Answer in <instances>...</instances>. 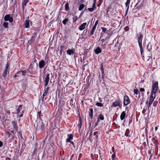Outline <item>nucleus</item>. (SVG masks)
<instances>
[{
  "instance_id": "nucleus-1",
  "label": "nucleus",
  "mask_w": 160,
  "mask_h": 160,
  "mask_svg": "<svg viewBox=\"0 0 160 160\" xmlns=\"http://www.w3.org/2000/svg\"><path fill=\"white\" fill-rule=\"evenodd\" d=\"M137 39L140 49L141 55L142 57H144L143 53V51L142 45V40L143 38V35L141 32H139L136 35Z\"/></svg>"
},
{
  "instance_id": "nucleus-2",
  "label": "nucleus",
  "mask_w": 160,
  "mask_h": 160,
  "mask_svg": "<svg viewBox=\"0 0 160 160\" xmlns=\"http://www.w3.org/2000/svg\"><path fill=\"white\" fill-rule=\"evenodd\" d=\"M40 130L41 131H45V125L42 122V119L41 118H40V120H39V122L38 123L37 126L36 128V130L37 131Z\"/></svg>"
},
{
  "instance_id": "nucleus-3",
  "label": "nucleus",
  "mask_w": 160,
  "mask_h": 160,
  "mask_svg": "<svg viewBox=\"0 0 160 160\" xmlns=\"http://www.w3.org/2000/svg\"><path fill=\"white\" fill-rule=\"evenodd\" d=\"M158 90V81L152 82V90L151 93L156 94Z\"/></svg>"
},
{
  "instance_id": "nucleus-4",
  "label": "nucleus",
  "mask_w": 160,
  "mask_h": 160,
  "mask_svg": "<svg viewBox=\"0 0 160 160\" xmlns=\"http://www.w3.org/2000/svg\"><path fill=\"white\" fill-rule=\"evenodd\" d=\"M33 62H32L29 65V67L27 72V74L28 76L31 77V74H33Z\"/></svg>"
},
{
  "instance_id": "nucleus-5",
  "label": "nucleus",
  "mask_w": 160,
  "mask_h": 160,
  "mask_svg": "<svg viewBox=\"0 0 160 160\" xmlns=\"http://www.w3.org/2000/svg\"><path fill=\"white\" fill-rule=\"evenodd\" d=\"M112 106L114 107L118 106L121 108L122 106V101L120 99L115 100L114 102H112Z\"/></svg>"
},
{
  "instance_id": "nucleus-6",
  "label": "nucleus",
  "mask_w": 160,
  "mask_h": 160,
  "mask_svg": "<svg viewBox=\"0 0 160 160\" xmlns=\"http://www.w3.org/2000/svg\"><path fill=\"white\" fill-rule=\"evenodd\" d=\"M49 76L50 74L47 73L46 77L43 78L44 81V87L45 88H46L48 85L50 80Z\"/></svg>"
},
{
  "instance_id": "nucleus-7",
  "label": "nucleus",
  "mask_w": 160,
  "mask_h": 160,
  "mask_svg": "<svg viewBox=\"0 0 160 160\" xmlns=\"http://www.w3.org/2000/svg\"><path fill=\"white\" fill-rule=\"evenodd\" d=\"M130 102V101L128 97L125 95L123 98V105L124 106H127L129 104Z\"/></svg>"
},
{
  "instance_id": "nucleus-8",
  "label": "nucleus",
  "mask_w": 160,
  "mask_h": 160,
  "mask_svg": "<svg viewBox=\"0 0 160 160\" xmlns=\"http://www.w3.org/2000/svg\"><path fill=\"white\" fill-rule=\"evenodd\" d=\"M4 20L5 21H8L10 22H12L13 18L12 17H10L9 14H7L4 17Z\"/></svg>"
},
{
  "instance_id": "nucleus-9",
  "label": "nucleus",
  "mask_w": 160,
  "mask_h": 160,
  "mask_svg": "<svg viewBox=\"0 0 160 160\" xmlns=\"http://www.w3.org/2000/svg\"><path fill=\"white\" fill-rule=\"evenodd\" d=\"M46 64V62L43 60H42L39 62L38 63L39 68L42 69Z\"/></svg>"
},
{
  "instance_id": "nucleus-10",
  "label": "nucleus",
  "mask_w": 160,
  "mask_h": 160,
  "mask_svg": "<svg viewBox=\"0 0 160 160\" xmlns=\"http://www.w3.org/2000/svg\"><path fill=\"white\" fill-rule=\"evenodd\" d=\"M156 94L151 93L149 96V102L152 103L156 97Z\"/></svg>"
},
{
  "instance_id": "nucleus-11",
  "label": "nucleus",
  "mask_w": 160,
  "mask_h": 160,
  "mask_svg": "<svg viewBox=\"0 0 160 160\" xmlns=\"http://www.w3.org/2000/svg\"><path fill=\"white\" fill-rule=\"evenodd\" d=\"M88 24H87L86 22H84L81 24L78 28L79 30L80 31H82L84 30L86 27L88 26Z\"/></svg>"
},
{
  "instance_id": "nucleus-12",
  "label": "nucleus",
  "mask_w": 160,
  "mask_h": 160,
  "mask_svg": "<svg viewBox=\"0 0 160 160\" xmlns=\"http://www.w3.org/2000/svg\"><path fill=\"white\" fill-rule=\"evenodd\" d=\"M27 72L26 70L23 71H18L17 73L16 74L18 75H20V76H22L23 77H25L26 74Z\"/></svg>"
},
{
  "instance_id": "nucleus-13",
  "label": "nucleus",
  "mask_w": 160,
  "mask_h": 160,
  "mask_svg": "<svg viewBox=\"0 0 160 160\" xmlns=\"http://www.w3.org/2000/svg\"><path fill=\"white\" fill-rule=\"evenodd\" d=\"M12 125L13 128L15 129L17 132L18 131V128L17 126V123L15 121H12Z\"/></svg>"
},
{
  "instance_id": "nucleus-14",
  "label": "nucleus",
  "mask_w": 160,
  "mask_h": 160,
  "mask_svg": "<svg viewBox=\"0 0 160 160\" xmlns=\"http://www.w3.org/2000/svg\"><path fill=\"white\" fill-rule=\"evenodd\" d=\"M49 89V88L48 87L47 88H45L44 89V92L42 95V102H43L44 101V97H45L46 96L47 94L48 90Z\"/></svg>"
},
{
  "instance_id": "nucleus-15",
  "label": "nucleus",
  "mask_w": 160,
  "mask_h": 160,
  "mask_svg": "<svg viewBox=\"0 0 160 160\" xmlns=\"http://www.w3.org/2000/svg\"><path fill=\"white\" fill-rule=\"evenodd\" d=\"M67 136L68 138L66 140V142L67 143L69 142H70L71 140L73 139V136L72 134H68Z\"/></svg>"
},
{
  "instance_id": "nucleus-16",
  "label": "nucleus",
  "mask_w": 160,
  "mask_h": 160,
  "mask_svg": "<svg viewBox=\"0 0 160 160\" xmlns=\"http://www.w3.org/2000/svg\"><path fill=\"white\" fill-rule=\"evenodd\" d=\"M79 123H78V130H80L82 128V119L80 116L79 118Z\"/></svg>"
},
{
  "instance_id": "nucleus-17",
  "label": "nucleus",
  "mask_w": 160,
  "mask_h": 160,
  "mask_svg": "<svg viewBox=\"0 0 160 160\" xmlns=\"http://www.w3.org/2000/svg\"><path fill=\"white\" fill-rule=\"evenodd\" d=\"M100 134V132L98 131L95 132L93 133V135L95 136V138L96 139V142H98V135Z\"/></svg>"
},
{
  "instance_id": "nucleus-18",
  "label": "nucleus",
  "mask_w": 160,
  "mask_h": 160,
  "mask_svg": "<svg viewBox=\"0 0 160 160\" xmlns=\"http://www.w3.org/2000/svg\"><path fill=\"white\" fill-rule=\"evenodd\" d=\"M101 74H102V78H101L100 80V82L102 83H103L104 82V77H105V75L104 74V71H101Z\"/></svg>"
},
{
  "instance_id": "nucleus-19",
  "label": "nucleus",
  "mask_w": 160,
  "mask_h": 160,
  "mask_svg": "<svg viewBox=\"0 0 160 160\" xmlns=\"http://www.w3.org/2000/svg\"><path fill=\"white\" fill-rule=\"evenodd\" d=\"M18 132V135L19 137V140H21V142H22L24 140V139L22 137V132L20 131H18V132Z\"/></svg>"
},
{
  "instance_id": "nucleus-20",
  "label": "nucleus",
  "mask_w": 160,
  "mask_h": 160,
  "mask_svg": "<svg viewBox=\"0 0 160 160\" xmlns=\"http://www.w3.org/2000/svg\"><path fill=\"white\" fill-rule=\"evenodd\" d=\"M29 1H25V0H22V9L23 12L24 11V7L26 5L27 3L29 2Z\"/></svg>"
},
{
  "instance_id": "nucleus-21",
  "label": "nucleus",
  "mask_w": 160,
  "mask_h": 160,
  "mask_svg": "<svg viewBox=\"0 0 160 160\" xmlns=\"http://www.w3.org/2000/svg\"><path fill=\"white\" fill-rule=\"evenodd\" d=\"M88 113L90 118L92 119L93 116V109L92 108L89 109Z\"/></svg>"
},
{
  "instance_id": "nucleus-22",
  "label": "nucleus",
  "mask_w": 160,
  "mask_h": 160,
  "mask_svg": "<svg viewBox=\"0 0 160 160\" xmlns=\"http://www.w3.org/2000/svg\"><path fill=\"white\" fill-rule=\"evenodd\" d=\"M126 115V114L125 112L124 111H123L121 113V114L120 116V119L121 120H123L125 118Z\"/></svg>"
},
{
  "instance_id": "nucleus-23",
  "label": "nucleus",
  "mask_w": 160,
  "mask_h": 160,
  "mask_svg": "<svg viewBox=\"0 0 160 160\" xmlns=\"http://www.w3.org/2000/svg\"><path fill=\"white\" fill-rule=\"evenodd\" d=\"M95 53L97 54H98L102 52L101 49L99 47H97L94 50Z\"/></svg>"
},
{
  "instance_id": "nucleus-24",
  "label": "nucleus",
  "mask_w": 160,
  "mask_h": 160,
  "mask_svg": "<svg viewBox=\"0 0 160 160\" xmlns=\"http://www.w3.org/2000/svg\"><path fill=\"white\" fill-rule=\"evenodd\" d=\"M130 131L129 129H127L126 130L125 132V135L127 137H131V135L129 134Z\"/></svg>"
},
{
  "instance_id": "nucleus-25",
  "label": "nucleus",
  "mask_w": 160,
  "mask_h": 160,
  "mask_svg": "<svg viewBox=\"0 0 160 160\" xmlns=\"http://www.w3.org/2000/svg\"><path fill=\"white\" fill-rule=\"evenodd\" d=\"M9 72V70H7L4 69V71L3 72L2 76L3 77L5 78L7 76L8 73Z\"/></svg>"
},
{
  "instance_id": "nucleus-26",
  "label": "nucleus",
  "mask_w": 160,
  "mask_h": 160,
  "mask_svg": "<svg viewBox=\"0 0 160 160\" xmlns=\"http://www.w3.org/2000/svg\"><path fill=\"white\" fill-rule=\"evenodd\" d=\"M67 52L68 54L70 55L73 54L74 53L73 51L72 50L68 49L67 51Z\"/></svg>"
},
{
  "instance_id": "nucleus-27",
  "label": "nucleus",
  "mask_w": 160,
  "mask_h": 160,
  "mask_svg": "<svg viewBox=\"0 0 160 160\" xmlns=\"http://www.w3.org/2000/svg\"><path fill=\"white\" fill-rule=\"evenodd\" d=\"M24 26L26 28H29V22L28 20L25 21L24 23Z\"/></svg>"
},
{
  "instance_id": "nucleus-28",
  "label": "nucleus",
  "mask_w": 160,
  "mask_h": 160,
  "mask_svg": "<svg viewBox=\"0 0 160 160\" xmlns=\"http://www.w3.org/2000/svg\"><path fill=\"white\" fill-rule=\"evenodd\" d=\"M130 0H127V1L125 3V6L126 7H127V12L128 10L129 6L130 4Z\"/></svg>"
},
{
  "instance_id": "nucleus-29",
  "label": "nucleus",
  "mask_w": 160,
  "mask_h": 160,
  "mask_svg": "<svg viewBox=\"0 0 160 160\" xmlns=\"http://www.w3.org/2000/svg\"><path fill=\"white\" fill-rule=\"evenodd\" d=\"M96 28L93 27L92 28V29L90 31V32L89 35L90 36H91L94 34Z\"/></svg>"
},
{
  "instance_id": "nucleus-30",
  "label": "nucleus",
  "mask_w": 160,
  "mask_h": 160,
  "mask_svg": "<svg viewBox=\"0 0 160 160\" xmlns=\"http://www.w3.org/2000/svg\"><path fill=\"white\" fill-rule=\"evenodd\" d=\"M98 118L102 121L104 119L103 115L102 113L99 114L98 115Z\"/></svg>"
},
{
  "instance_id": "nucleus-31",
  "label": "nucleus",
  "mask_w": 160,
  "mask_h": 160,
  "mask_svg": "<svg viewBox=\"0 0 160 160\" xmlns=\"http://www.w3.org/2000/svg\"><path fill=\"white\" fill-rule=\"evenodd\" d=\"M65 10L66 11H68L69 10V4L67 2L66 3L65 5Z\"/></svg>"
},
{
  "instance_id": "nucleus-32",
  "label": "nucleus",
  "mask_w": 160,
  "mask_h": 160,
  "mask_svg": "<svg viewBox=\"0 0 160 160\" xmlns=\"http://www.w3.org/2000/svg\"><path fill=\"white\" fill-rule=\"evenodd\" d=\"M22 105H20L19 106L18 108H17V109L16 110V112H17L16 113H17L18 114L21 111V108H22Z\"/></svg>"
},
{
  "instance_id": "nucleus-33",
  "label": "nucleus",
  "mask_w": 160,
  "mask_h": 160,
  "mask_svg": "<svg viewBox=\"0 0 160 160\" xmlns=\"http://www.w3.org/2000/svg\"><path fill=\"white\" fill-rule=\"evenodd\" d=\"M85 7L84 5L83 4H81L79 7L78 10L79 11H82Z\"/></svg>"
},
{
  "instance_id": "nucleus-34",
  "label": "nucleus",
  "mask_w": 160,
  "mask_h": 160,
  "mask_svg": "<svg viewBox=\"0 0 160 160\" xmlns=\"http://www.w3.org/2000/svg\"><path fill=\"white\" fill-rule=\"evenodd\" d=\"M5 134L7 135H8V138H9V140L11 138V135L10 133L8 131H6L5 132Z\"/></svg>"
},
{
  "instance_id": "nucleus-35",
  "label": "nucleus",
  "mask_w": 160,
  "mask_h": 160,
  "mask_svg": "<svg viewBox=\"0 0 160 160\" xmlns=\"http://www.w3.org/2000/svg\"><path fill=\"white\" fill-rule=\"evenodd\" d=\"M78 17L77 16H75L72 18L73 23H75L78 19Z\"/></svg>"
},
{
  "instance_id": "nucleus-36",
  "label": "nucleus",
  "mask_w": 160,
  "mask_h": 160,
  "mask_svg": "<svg viewBox=\"0 0 160 160\" xmlns=\"http://www.w3.org/2000/svg\"><path fill=\"white\" fill-rule=\"evenodd\" d=\"M8 24L7 22H4L3 24V26L5 28H7L8 27Z\"/></svg>"
},
{
  "instance_id": "nucleus-37",
  "label": "nucleus",
  "mask_w": 160,
  "mask_h": 160,
  "mask_svg": "<svg viewBox=\"0 0 160 160\" xmlns=\"http://www.w3.org/2000/svg\"><path fill=\"white\" fill-rule=\"evenodd\" d=\"M68 21V18H65L62 21V23L64 25H65Z\"/></svg>"
},
{
  "instance_id": "nucleus-38",
  "label": "nucleus",
  "mask_w": 160,
  "mask_h": 160,
  "mask_svg": "<svg viewBox=\"0 0 160 160\" xmlns=\"http://www.w3.org/2000/svg\"><path fill=\"white\" fill-rule=\"evenodd\" d=\"M106 44L105 43H102L101 44V47L103 49L106 48Z\"/></svg>"
},
{
  "instance_id": "nucleus-39",
  "label": "nucleus",
  "mask_w": 160,
  "mask_h": 160,
  "mask_svg": "<svg viewBox=\"0 0 160 160\" xmlns=\"http://www.w3.org/2000/svg\"><path fill=\"white\" fill-rule=\"evenodd\" d=\"M95 105L100 107H103V105L102 103L99 102H97Z\"/></svg>"
},
{
  "instance_id": "nucleus-40",
  "label": "nucleus",
  "mask_w": 160,
  "mask_h": 160,
  "mask_svg": "<svg viewBox=\"0 0 160 160\" xmlns=\"http://www.w3.org/2000/svg\"><path fill=\"white\" fill-rule=\"evenodd\" d=\"M11 132L13 134V135H11V140H13L14 138L15 134H14V131L13 130H12L11 131Z\"/></svg>"
},
{
  "instance_id": "nucleus-41",
  "label": "nucleus",
  "mask_w": 160,
  "mask_h": 160,
  "mask_svg": "<svg viewBox=\"0 0 160 160\" xmlns=\"http://www.w3.org/2000/svg\"><path fill=\"white\" fill-rule=\"evenodd\" d=\"M37 60L35 58V56H34V58H33L32 61V62H33V64H34V63H36L37 64V67H38V63H37Z\"/></svg>"
},
{
  "instance_id": "nucleus-42",
  "label": "nucleus",
  "mask_w": 160,
  "mask_h": 160,
  "mask_svg": "<svg viewBox=\"0 0 160 160\" xmlns=\"http://www.w3.org/2000/svg\"><path fill=\"white\" fill-rule=\"evenodd\" d=\"M90 78V76H88L87 77V79H86V82L88 83V84H89L90 83V81L89 82Z\"/></svg>"
},
{
  "instance_id": "nucleus-43",
  "label": "nucleus",
  "mask_w": 160,
  "mask_h": 160,
  "mask_svg": "<svg viewBox=\"0 0 160 160\" xmlns=\"http://www.w3.org/2000/svg\"><path fill=\"white\" fill-rule=\"evenodd\" d=\"M41 114V112L40 111V112H38L37 113V118H39V120H40V118H41L40 117V115Z\"/></svg>"
},
{
  "instance_id": "nucleus-44",
  "label": "nucleus",
  "mask_w": 160,
  "mask_h": 160,
  "mask_svg": "<svg viewBox=\"0 0 160 160\" xmlns=\"http://www.w3.org/2000/svg\"><path fill=\"white\" fill-rule=\"evenodd\" d=\"M41 114V112L40 111V112H38L37 113V118H39V120H40V118H41L40 117V115Z\"/></svg>"
},
{
  "instance_id": "nucleus-45",
  "label": "nucleus",
  "mask_w": 160,
  "mask_h": 160,
  "mask_svg": "<svg viewBox=\"0 0 160 160\" xmlns=\"http://www.w3.org/2000/svg\"><path fill=\"white\" fill-rule=\"evenodd\" d=\"M101 29L102 30V32L104 33L106 32L107 30V28L104 27H102Z\"/></svg>"
},
{
  "instance_id": "nucleus-46",
  "label": "nucleus",
  "mask_w": 160,
  "mask_h": 160,
  "mask_svg": "<svg viewBox=\"0 0 160 160\" xmlns=\"http://www.w3.org/2000/svg\"><path fill=\"white\" fill-rule=\"evenodd\" d=\"M133 92H134V95H138L139 92L138 89H134Z\"/></svg>"
},
{
  "instance_id": "nucleus-47",
  "label": "nucleus",
  "mask_w": 160,
  "mask_h": 160,
  "mask_svg": "<svg viewBox=\"0 0 160 160\" xmlns=\"http://www.w3.org/2000/svg\"><path fill=\"white\" fill-rule=\"evenodd\" d=\"M9 64L8 63H7V64L6 65L5 69L9 70Z\"/></svg>"
},
{
  "instance_id": "nucleus-48",
  "label": "nucleus",
  "mask_w": 160,
  "mask_h": 160,
  "mask_svg": "<svg viewBox=\"0 0 160 160\" xmlns=\"http://www.w3.org/2000/svg\"><path fill=\"white\" fill-rule=\"evenodd\" d=\"M116 157L115 153L114 152L112 155V160H114L115 158Z\"/></svg>"
},
{
  "instance_id": "nucleus-49",
  "label": "nucleus",
  "mask_w": 160,
  "mask_h": 160,
  "mask_svg": "<svg viewBox=\"0 0 160 160\" xmlns=\"http://www.w3.org/2000/svg\"><path fill=\"white\" fill-rule=\"evenodd\" d=\"M129 27L128 26H126L124 28V30L126 32L128 31L129 30Z\"/></svg>"
},
{
  "instance_id": "nucleus-50",
  "label": "nucleus",
  "mask_w": 160,
  "mask_h": 160,
  "mask_svg": "<svg viewBox=\"0 0 160 160\" xmlns=\"http://www.w3.org/2000/svg\"><path fill=\"white\" fill-rule=\"evenodd\" d=\"M98 21H99V20H98L96 21L95 23L94 24V25L93 26V27L96 28L97 25H98Z\"/></svg>"
},
{
  "instance_id": "nucleus-51",
  "label": "nucleus",
  "mask_w": 160,
  "mask_h": 160,
  "mask_svg": "<svg viewBox=\"0 0 160 160\" xmlns=\"http://www.w3.org/2000/svg\"><path fill=\"white\" fill-rule=\"evenodd\" d=\"M146 111H147V107H146L145 108V107H144V108L143 109L142 111V113L144 114L146 112Z\"/></svg>"
},
{
  "instance_id": "nucleus-52",
  "label": "nucleus",
  "mask_w": 160,
  "mask_h": 160,
  "mask_svg": "<svg viewBox=\"0 0 160 160\" xmlns=\"http://www.w3.org/2000/svg\"><path fill=\"white\" fill-rule=\"evenodd\" d=\"M88 10L90 12H92L94 10V8H88Z\"/></svg>"
},
{
  "instance_id": "nucleus-53",
  "label": "nucleus",
  "mask_w": 160,
  "mask_h": 160,
  "mask_svg": "<svg viewBox=\"0 0 160 160\" xmlns=\"http://www.w3.org/2000/svg\"><path fill=\"white\" fill-rule=\"evenodd\" d=\"M101 37H100L99 40L102 43H104V42L106 40L107 38L101 39Z\"/></svg>"
},
{
  "instance_id": "nucleus-54",
  "label": "nucleus",
  "mask_w": 160,
  "mask_h": 160,
  "mask_svg": "<svg viewBox=\"0 0 160 160\" xmlns=\"http://www.w3.org/2000/svg\"><path fill=\"white\" fill-rule=\"evenodd\" d=\"M101 71H104V68L102 64H101L100 67Z\"/></svg>"
},
{
  "instance_id": "nucleus-55",
  "label": "nucleus",
  "mask_w": 160,
  "mask_h": 160,
  "mask_svg": "<svg viewBox=\"0 0 160 160\" xmlns=\"http://www.w3.org/2000/svg\"><path fill=\"white\" fill-rule=\"evenodd\" d=\"M137 5H138V3H137L135 5V6L134 7V8L135 9H138V10H139V9L140 7H139L138 6H137Z\"/></svg>"
},
{
  "instance_id": "nucleus-56",
  "label": "nucleus",
  "mask_w": 160,
  "mask_h": 160,
  "mask_svg": "<svg viewBox=\"0 0 160 160\" xmlns=\"http://www.w3.org/2000/svg\"><path fill=\"white\" fill-rule=\"evenodd\" d=\"M152 103L149 102L148 103L147 105V106L148 107V109H149V108L151 107V106Z\"/></svg>"
},
{
  "instance_id": "nucleus-57",
  "label": "nucleus",
  "mask_w": 160,
  "mask_h": 160,
  "mask_svg": "<svg viewBox=\"0 0 160 160\" xmlns=\"http://www.w3.org/2000/svg\"><path fill=\"white\" fill-rule=\"evenodd\" d=\"M149 43L148 44V45H147V49H148V51L149 52H151V49H152V48H148V47H149Z\"/></svg>"
},
{
  "instance_id": "nucleus-58",
  "label": "nucleus",
  "mask_w": 160,
  "mask_h": 160,
  "mask_svg": "<svg viewBox=\"0 0 160 160\" xmlns=\"http://www.w3.org/2000/svg\"><path fill=\"white\" fill-rule=\"evenodd\" d=\"M44 59L45 61H47V62L48 61V57L47 55H46L45 56Z\"/></svg>"
},
{
  "instance_id": "nucleus-59",
  "label": "nucleus",
  "mask_w": 160,
  "mask_h": 160,
  "mask_svg": "<svg viewBox=\"0 0 160 160\" xmlns=\"http://www.w3.org/2000/svg\"><path fill=\"white\" fill-rule=\"evenodd\" d=\"M157 102L155 101L153 102V105L154 107H155L157 106Z\"/></svg>"
},
{
  "instance_id": "nucleus-60",
  "label": "nucleus",
  "mask_w": 160,
  "mask_h": 160,
  "mask_svg": "<svg viewBox=\"0 0 160 160\" xmlns=\"http://www.w3.org/2000/svg\"><path fill=\"white\" fill-rule=\"evenodd\" d=\"M5 112L6 113L9 115L10 114V112L9 110H7Z\"/></svg>"
},
{
  "instance_id": "nucleus-61",
  "label": "nucleus",
  "mask_w": 160,
  "mask_h": 160,
  "mask_svg": "<svg viewBox=\"0 0 160 160\" xmlns=\"http://www.w3.org/2000/svg\"><path fill=\"white\" fill-rule=\"evenodd\" d=\"M140 91L141 92H144L145 91V89L143 88H140Z\"/></svg>"
},
{
  "instance_id": "nucleus-62",
  "label": "nucleus",
  "mask_w": 160,
  "mask_h": 160,
  "mask_svg": "<svg viewBox=\"0 0 160 160\" xmlns=\"http://www.w3.org/2000/svg\"><path fill=\"white\" fill-rule=\"evenodd\" d=\"M3 145V142H2L1 141H0V148H1L2 146Z\"/></svg>"
},
{
  "instance_id": "nucleus-63",
  "label": "nucleus",
  "mask_w": 160,
  "mask_h": 160,
  "mask_svg": "<svg viewBox=\"0 0 160 160\" xmlns=\"http://www.w3.org/2000/svg\"><path fill=\"white\" fill-rule=\"evenodd\" d=\"M17 77H20V75H18L17 74H16H16H15L14 75V76H13V78H15Z\"/></svg>"
},
{
  "instance_id": "nucleus-64",
  "label": "nucleus",
  "mask_w": 160,
  "mask_h": 160,
  "mask_svg": "<svg viewBox=\"0 0 160 160\" xmlns=\"http://www.w3.org/2000/svg\"><path fill=\"white\" fill-rule=\"evenodd\" d=\"M132 118H131V119H130L129 120V125L130 123H131V122H132Z\"/></svg>"
}]
</instances>
